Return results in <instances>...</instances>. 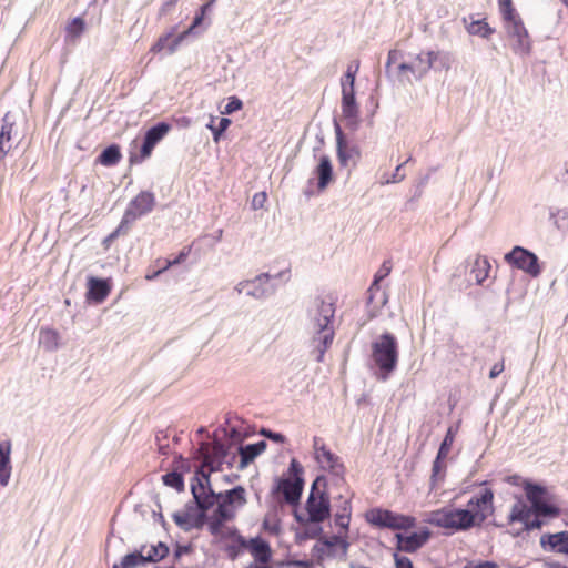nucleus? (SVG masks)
Returning a JSON list of instances; mask_svg holds the SVG:
<instances>
[{"label": "nucleus", "instance_id": "393cba45", "mask_svg": "<svg viewBox=\"0 0 568 568\" xmlns=\"http://www.w3.org/2000/svg\"><path fill=\"white\" fill-rule=\"evenodd\" d=\"M323 544L326 547L327 557H339L345 559L349 548V542L339 535H333L329 538L323 537Z\"/></svg>", "mask_w": 568, "mask_h": 568}, {"label": "nucleus", "instance_id": "de8ad7c7", "mask_svg": "<svg viewBox=\"0 0 568 568\" xmlns=\"http://www.w3.org/2000/svg\"><path fill=\"white\" fill-rule=\"evenodd\" d=\"M225 423L230 426V429L225 433V436L234 443H241L246 437H248V433L243 432L240 427L235 425H231V416L226 417Z\"/></svg>", "mask_w": 568, "mask_h": 568}, {"label": "nucleus", "instance_id": "338daca9", "mask_svg": "<svg viewBox=\"0 0 568 568\" xmlns=\"http://www.w3.org/2000/svg\"><path fill=\"white\" fill-rule=\"evenodd\" d=\"M394 561L396 568H414L413 561L406 556L394 554Z\"/></svg>", "mask_w": 568, "mask_h": 568}, {"label": "nucleus", "instance_id": "8fccbe9b", "mask_svg": "<svg viewBox=\"0 0 568 568\" xmlns=\"http://www.w3.org/2000/svg\"><path fill=\"white\" fill-rule=\"evenodd\" d=\"M263 528L272 534H280L281 531V524L280 519L277 518L275 511L268 513L263 520Z\"/></svg>", "mask_w": 568, "mask_h": 568}, {"label": "nucleus", "instance_id": "7c9ffc66", "mask_svg": "<svg viewBox=\"0 0 568 568\" xmlns=\"http://www.w3.org/2000/svg\"><path fill=\"white\" fill-rule=\"evenodd\" d=\"M231 444H226L220 439H215L212 443L210 449H206V443L201 444L200 454L210 456L212 458L226 460L230 456Z\"/></svg>", "mask_w": 568, "mask_h": 568}, {"label": "nucleus", "instance_id": "2eb2a0df", "mask_svg": "<svg viewBox=\"0 0 568 568\" xmlns=\"http://www.w3.org/2000/svg\"><path fill=\"white\" fill-rule=\"evenodd\" d=\"M342 114L346 122V128L356 131L359 125V108L355 97V88H342L341 100Z\"/></svg>", "mask_w": 568, "mask_h": 568}, {"label": "nucleus", "instance_id": "6ab92c4d", "mask_svg": "<svg viewBox=\"0 0 568 568\" xmlns=\"http://www.w3.org/2000/svg\"><path fill=\"white\" fill-rule=\"evenodd\" d=\"M175 29L176 28H172L171 31L161 36L152 45L151 51L156 53L166 49L169 54L174 53L181 43L190 36L185 30L175 36Z\"/></svg>", "mask_w": 568, "mask_h": 568}, {"label": "nucleus", "instance_id": "3c124183", "mask_svg": "<svg viewBox=\"0 0 568 568\" xmlns=\"http://www.w3.org/2000/svg\"><path fill=\"white\" fill-rule=\"evenodd\" d=\"M498 7H499V12L503 17V20L510 19L513 17H516V14H518V12L516 11V9L513 6L511 0H498Z\"/></svg>", "mask_w": 568, "mask_h": 568}, {"label": "nucleus", "instance_id": "39448f33", "mask_svg": "<svg viewBox=\"0 0 568 568\" xmlns=\"http://www.w3.org/2000/svg\"><path fill=\"white\" fill-rule=\"evenodd\" d=\"M366 520L377 528L407 530L416 525V519L408 515L397 514L389 509L372 508L366 513Z\"/></svg>", "mask_w": 568, "mask_h": 568}, {"label": "nucleus", "instance_id": "6e6552de", "mask_svg": "<svg viewBox=\"0 0 568 568\" xmlns=\"http://www.w3.org/2000/svg\"><path fill=\"white\" fill-rule=\"evenodd\" d=\"M307 517L294 509L293 516L297 523H323L331 517V501L327 493H322L317 497L308 496L305 503Z\"/></svg>", "mask_w": 568, "mask_h": 568}, {"label": "nucleus", "instance_id": "f8f14e48", "mask_svg": "<svg viewBox=\"0 0 568 568\" xmlns=\"http://www.w3.org/2000/svg\"><path fill=\"white\" fill-rule=\"evenodd\" d=\"M528 511H534L536 515H540L542 518L554 519L560 515V508L548 499L541 500L535 506H528L521 500L515 503L508 515V521L513 524L515 520H523Z\"/></svg>", "mask_w": 568, "mask_h": 568}, {"label": "nucleus", "instance_id": "680f3d73", "mask_svg": "<svg viewBox=\"0 0 568 568\" xmlns=\"http://www.w3.org/2000/svg\"><path fill=\"white\" fill-rule=\"evenodd\" d=\"M312 556L320 562L322 561L326 556V547L323 544V538L318 539V542L315 544L312 548Z\"/></svg>", "mask_w": 568, "mask_h": 568}, {"label": "nucleus", "instance_id": "412c9836", "mask_svg": "<svg viewBox=\"0 0 568 568\" xmlns=\"http://www.w3.org/2000/svg\"><path fill=\"white\" fill-rule=\"evenodd\" d=\"M334 131L336 135V152L341 165L346 166L348 161L354 154H357V149L348 144L342 126L336 119H334Z\"/></svg>", "mask_w": 568, "mask_h": 568}, {"label": "nucleus", "instance_id": "6e6d98bb", "mask_svg": "<svg viewBox=\"0 0 568 568\" xmlns=\"http://www.w3.org/2000/svg\"><path fill=\"white\" fill-rule=\"evenodd\" d=\"M184 509H185L184 511H182V513L176 511L172 516L184 517L185 520H189L195 514V511H199V506L193 497H192V500H189L185 504Z\"/></svg>", "mask_w": 568, "mask_h": 568}, {"label": "nucleus", "instance_id": "e2e57ef3", "mask_svg": "<svg viewBox=\"0 0 568 568\" xmlns=\"http://www.w3.org/2000/svg\"><path fill=\"white\" fill-rule=\"evenodd\" d=\"M398 72L402 74L400 81H406L408 83H412V79L406 75V72H409L413 74V62H402L397 67Z\"/></svg>", "mask_w": 568, "mask_h": 568}, {"label": "nucleus", "instance_id": "f704fd0d", "mask_svg": "<svg viewBox=\"0 0 568 568\" xmlns=\"http://www.w3.org/2000/svg\"><path fill=\"white\" fill-rule=\"evenodd\" d=\"M300 524L304 526V529L300 532H296V540L298 542L306 539L323 538V528L321 526L322 523L304 521Z\"/></svg>", "mask_w": 568, "mask_h": 568}, {"label": "nucleus", "instance_id": "f257e3e1", "mask_svg": "<svg viewBox=\"0 0 568 568\" xmlns=\"http://www.w3.org/2000/svg\"><path fill=\"white\" fill-rule=\"evenodd\" d=\"M494 511V491L484 488L468 500L467 508L443 507L430 511L426 521L448 530L446 535H452L481 526Z\"/></svg>", "mask_w": 568, "mask_h": 568}, {"label": "nucleus", "instance_id": "f03ea898", "mask_svg": "<svg viewBox=\"0 0 568 568\" xmlns=\"http://www.w3.org/2000/svg\"><path fill=\"white\" fill-rule=\"evenodd\" d=\"M306 313L307 327L314 334V342L317 343L318 355L316 361L322 362L326 349L334 338V329L332 327L335 315L334 303L331 300L316 296L310 302Z\"/></svg>", "mask_w": 568, "mask_h": 568}, {"label": "nucleus", "instance_id": "e433bc0d", "mask_svg": "<svg viewBox=\"0 0 568 568\" xmlns=\"http://www.w3.org/2000/svg\"><path fill=\"white\" fill-rule=\"evenodd\" d=\"M169 546L163 541H159L156 545H152L149 548L148 552L144 554V558L146 564H155L163 560L169 555Z\"/></svg>", "mask_w": 568, "mask_h": 568}, {"label": "nucleus", "instance_id": "13d9d810", "mask_svg": "<svg viewBox=\"0 0 568 568\" xmlns=\"http://www.w3.org/2000/svg\"><path fill=\"white\" fill-rule=\"evenodd\" d=\"M260 434L263 437H265V438H267V439H270V440H272V442H274L276 444H283V443L286 442V437L282 433H277V432H274V430L268 429V428H262L260 430Z\"/></svg>", "mask_w": 568, "mask_h": 568}, {"label": "nucleus", "instance_id": "0eeeda50", "mask_svg": "<svg viewBox=\"0 0 568 568\" xmlns=\"http://www.w3.org/2000/svg\"><path fill=\"white\" fill-rule=\"evenodd\" d=\"M192 497L199 510H210L217 501V493L212 488L210 474L197 468L190 484Z\"/></svg>", "mask_w": 568, "mask_h": 568}, {"label": "nucleus", "instance_id": "864d4df0", "mask_svg": "<svg viewBox=\"0 0 568 568\" xmlns=\"http://www.w3.org/2000/svg\"><path fill=\"white\" fill-rule=\"evenodd\" d=\"M390 271H392V267H390L389 263L385 261L382 264L381 268L374 275V281L369 287V292H372L374 290V287H378L379 281H382L383 278L388 276Z\"/></svg>", "mask_w": 568, "mask_h": 568}, {"label": "nucleus", "instance_id": "9b49d317", "mask_svg": "<svg viewBox=\"0 0 568 568\" xmlns=\"http://www.w3.org/2000/svg\"><path fill=\"white\" fill-rule=\"evenodd\" d=\"M171 125L164 121L158 122L156 124L149 128L143 136L142 145L140 148V154L131 153L130 163H141L145 159L150 158L155 145L164 139L170 132Z\"/></svg>", "mask_w": 568, "mask_h": 568}, {"label": "nucleus", "instance_id": "dca6fc26", "mask_svg": "<svg viewBox=\"0 0 568 568\" xmlns=\"http://www.w3.org/2000/svg\"><path fill=\"white\" fill-rule=\"evenodd\" d=\"M313 447L315 450V458L321 464L322 468L328 469L336 476L344 473V465L339 462V457L326 447L322 438L315 436L313 438Z\"/></svg>", "mask_w": 568, "mask_h": 568}, {"label": "nucleus", "instance_id": "b1692460", "mask_svg": "<svg viewBox=\"0 0 568 568\" xmlns=\"http://www.w3.org/2000/svg\"><path fill=\"white\" fill-rule=\"evenodd\" d=\"M463 23L469 34L477 36L483 39H489L495 32V29L486 22V19H475L473 14L468 18L464 17Z\"/></svg>", "mask_w": 568, "mask_h": 568}, {"label": "nucleus", "instance_id": "4d7b16f0", "mask_svg": "<svg viewBox=\"0 0 568 568\" xmlns=\"http://www.w3.org/2000/svg\"><path fill=\"white\" fill-rule=\"evenodd\" d=\"M288 474L291 479L304 478V469L296 458H292L288 466Z\"/></svg>", "mask_w": 568, "mask_h": 568}, {"label": "nucleus", "instance_id": "aec40b11", "mask_svg": "<svg viewBox=\"0 0 568 568\" xmlns=\"http://www.w3.org/2000/svg\"><path fill=\"white\" fill-rule=\"evenodd\" d=\"M111 292V286L108 280L95 276L88 278L87 300L90 303H102Z\"/></svg>", "mask_w": 568, "mask_h": 568}, {"label": "nucleus", "instance_id": "20e7f679", "mask_svg": "<svg viewBox=\"0 0 568 568\" xmlns=\"http://www.w3.org/2000/svg\"><path fill=\"white\" fill-rule=\"evenodd\" d=\"M272 278H284V282H287L290 280V271H281L275 275L261 273L253 280L240 282L235 290L239 293L245 292L247 296L253 298L264 300L272 296L276 291V286L270 283Z\"/></svg>", "mask_w": 568, "mask_h": 568}, {"label": "nucleus", "instance_id": "473e14b6", "mask_svg": "<svg viewBox=\"0 0 568 568\" xmlns=\"http://www.w3.org/2000/svg\"><path fill=\"white\" fill-rule=\"evenodd\" d=\"M146 546H142L140 550H134L125 555L120 564H114L112 568H138L146 564L144 550Z\"/></svg>", "mask_w": 568, "mask_h": 568}, {"label": "nucleus", "instance_id": "a878e982", "mask_svg": "<svg viewBox=\"0 0 568 568\" xmlns=\"http://www.w3.org/2000/svg\"><path fill=\"white\" fill-rule=\"evenodd\" d=\"M217 501L230 508L244 506L246 504V491L243 486H235L232 489L217 493Z\"/></svg>", "mask_w": 568, "mask_h": 568}, {"label": "nucleus", "instance_id": "ddd939ff", "mask_svg": "<svg viewBox=\"0 0 568 568\" xmlns=\"http://www.w3.org/2000/svg\"><path fill=\"white\" fill-rule=\"evenodd\" d=\"M227 537L234 538V540L240 544V548L248 549L254 560L260 565H267L272 559L271 546L262 537H254L246 540L235 528L229 532Z\"/></svg>", "mask_w": 568, "mask_h": 568}, {"label": "nucleus", "instance_id": "c03bdc74", "mask_svg": "<svg viewBox=\"0 0 568 568\" xmlns=\"http://www.w3.org/2000/svg\"><path fill=\"white\" fill-rule=\"evenodd\" d=\"M358 69H359L358 61H355L347 67V70L341 80L342 88H348L349 85H351V88H355V79H356Z\"/></svg>", "mask_w": 568, "mask_h": 568}, {"label": "nucleus", "instance_id": "58836bf2", "mask_svg": "<svg viewBox=\"0 0 568 568\" xmlns=\"http://www.w3.org/2000/svg\"><path fill=\"white\" fill-rule=\"evenodd\" d=\"M514 523H520L524 525L526 531H532L535 529H541L547 520L540 515H536L534 511H528L523 520H515Z\"/></svg>", "mask_w": 568, "mask_h": 568}, {"label": "nucleus", "instance_id": "09e8293b", "mask_svg": "<svg viewBox=\"0 0 568 568\" xmlns=\"http://www.w3.org/2000/svg\"><path fill=\"white\" fill-rule=\"evenodd\" d=\"M454 439H455V433H454L453 428L449 427L443 442L440 443L438 452H437V455L439 456V458H446L448 456L452 445L454 443Z\"/></svg>", "mask_w": 568, "mask_h": 568}, {"label": "nucleus", "instance_id": "5fc2aeb1", "mask_svg": "<svg viewBox=\"0 0 568 568\" xmlns=\"http://www.w3.org/2000/svg\"><path fill=\"white\" fill-rule=\"evenodd\" d=\"M243 108V102L236 95H232L227 99V103L222 111V114H232Z\"/></svg>", "mask_w": 568, "mask_h": 568}, {"label": "nucleus", "instance_id": "a18cd8bd", "mask_svg": "<svg viewBox=\"0 0 568 568\" xmlns=\"http://www.w3.org/2000/svg\"><path fill=\"white\" fill-rule=\"evenodd\" d=\"M344 510H345V514H335L334 523L336 526H338L339 528L347 531L348 527H349L351 514H352L349 500H344Z\"/></svg>", "mask_w": 568, "mask_h": 568}, {"label": "nucleus", "instance_id": "49530a36", "mask_svg": "<svg viewBox=\"0 0 568 568\" xmlns=\"http://www.w3.org/2000/svg\"><path fill=\"white\" fill-rule=\"evenodd\" d=\"M212 516L226 523L234 518L235 511L233 508L227 507L221 501H216V508L213 510Z\"/></svg>", "mask_w": 568, "mask_h": 568}, {"label": "nucleus", "instance_id": "bb28decb", "mask_svg": "<svg viewBox=\"0 0 568 568\" xmlns=\"http://www.w3.org/2000/svg\"><path fill=\"white\" fill-rule=\"evenodd\" d=\"M209 510H199L189 519L185 520L184 517L172 516L175 525L180 527L184 531H191L192 529H202L205 524L209 521Z\"/></svg>", "mask_w": 568, "mask_h": 568}, {"label": "nucleus", "instance_id": "69168bd1", "mask_svg": "<svg viewBox=\"0 0 568 568\" xmlns=\"http://www.w3.org/2000/svg\"><path fill=\"white\" fill-rule=\"evenodd\" d=\"M463 568H498V565L490 560L468 561Z\"/></svg>", "mask_w": 568, "mask_h": 568}, {"label": "nucleus", "instance_id": "774afa93", "mask_svg": "<svg viewBox=\"0 0 568 568\" xmlns=\"http://www.w3.org/2000/svg\"><path fill=\"white\" fill-rule=\"evenodd\" d=\"M400 57H402V53L399 51H397V50H390L388 52L387 62H386V65H385V73L387 75L390 74V65L393 63H396L399 60Z\"/></svg>", "mask_w": 568, "mask_h": 568}, {"label": "nucleus", "instance_id": "1a4fd4ad", "mask_svg": "<svg viewBox=\"0 0 568 568\" xmlns=\"http://www.w3.org/2000/svg\"><path fill=\"white\" fill-rule=\"evenodd\" d=\"M504 23L507 36L515 41L511 44L514 53L520 57L529 55L532 48L531 40L520 16L516 14V17L504 20Z\"/></svg>", "mask_w": 568, "mask_h": 568}, {"label": "nucleus", "instance_id": "c9c22d12", "mask_svg": "<svg viewBox=\"0 0 568 568\" xmlns=\"http://www.w3.org/2000/svg\"><path fill=\"white\" fill-rule=\"evenodd\" d=\"M490 270V264L486 257L478 256L474 266L470 271V274L474 276L477 284H483V282L488 277V273Z\"/></svg>", "mask_w": 568, "mask_h": 568}, {"label": "nucleus", "instance_id": "7ed1b4c3", "mask_svg": "<svg viewBox=\"0 0 568 568\" xmlns=\"http://www.w3.org/2000/svg\"><path fill=\"white\" fill-rule=\"evenodd\" d=\"M372 359L378 368L377 377L387 381L397 368L399 351L397 337L389 332H384L371 345Z\"/></svg>", "mask_w": 568, "mask_h": 568}, {"label": "nucleus", "instance_id": "79ce46f5", "mask_svg": "<svg viewBox=\"0 0 568 568\" xmlns=\"http://www.w3.org/2000/svg\"><path fill=\"white\" fill-rule=\"evenodd\" d=\"M213 122L214 120L212 118L206 126L211 130L213 140L219 142L223 133L231 125L232 121L229 118H221L217 125H214Z\"/></svg>", "mask_w": 568, "mask_h": 568}, {"label": "nucleus", "instance_id": "603ef678", "mask_svg": "<svg viewBox=\"0 0 568 568\" xmlns=\"http://www.w3.org/2000/svg\"><path fill=\"white\" fill-rule=\"evenodd\" d=\"M201 458H202L203 467L209 468V474L220 471L222 465L226 462V460H222V459L212 458V457L203 455V454H201Z\"/></svg>", "mask_w": 568, "mask_h": 568}, {"label": "nucleus", "instance_id": "4c0bfd02", "mask_svg": "<svg viewBox=\"0 0 568 568\" xmlns=\"http://www.w3.org/2000/svg\"><path fill=\"white\" fill-rule=\"evenodd\" d=\"M162 483L175 489L178 493H182L185 489V483H184V476L182 475V471L178 469H173L172 471H169L162 476Z\"/></svg>", "mask_w": 568, "mask_h": 568}, {"label": "nucleus", "instance_id": "72a5a7b5", "mask_svg": "<svg viewBox=\"0 0 568 568\" xmlns=\"http://www.w3.org/2000/svg\"><path fill=\"white\" fill-rule=\"evenodd\" d=\"M59 333L51 328H41L39 332V344L49 352L59 347Z\"/></svg>", "mask_w": 568, "mask_h": 568}, {"label": "nucleus", "instance_id": "a19ab883", "mask_svg": "<svg viewBox=\"0 0 568 568\" xmlns=\"http://www.w3.org/2000/svg\"><path fill=\"white\" fill-rule=\"evenodd\" d=\"M429 57L435 70H448L450 68V55L445 51H429Z\"/></svg>", "mask_w": 568, "mask_h": 568}, {"label": "nucleus", "instance_id": "2f4dec72", "mask_svg": "<svg viewBox=\"0 0 568 568\" xmlns=\"http://www.w3.org/2000/svg\"><path fill=\"white\" fill-rule=\"evenodd\" d=\"M122 158L121 149L118 144L113 143L108 145L98 155L97 162L104 166H114Z\"/></svg>", "mask_w": 568, "mask_h": 568}, {"label": "nucleus", "instance_id": "cd10ccee", "mask_svg": "<svg viewBox=\"0 0 568 568\" xmlns=\"http://www.w3.org/2000/svg\"><path fill=\"white\" fill-rule=\"evenodd\" d=\"M318 190H325L333 179V165L327 155H323L315 169Z\"/></svg>", "mask_w": 568, "mask_h": 568}, {"label": "nucleus", "instance_id": "423d86ee", "mask_svg": "<svg viewBox=\"0 0 568 568\" xmlns=\"http://www.w3.org/2000/svg\"><path fill=\"white\" fill-rule=\"evenodd\" d=\"M304 485V478L276 477L271 489V496L278 505L285 503L296 508L301 503Z\"/></svg>", "mask_w": 568, "mask_h": 568}, {"label": "nucleus", "instance_id": "4468645a", "mask_svg": "<svg viewBox=\"0 0 568 568\" xmlns=\"http://www.w3.org/2000/svg\"><path fill=\"white\" fill-rule=\"evenodd\" d=\"M155 205V196L150 191H141L129 203L122 219L124 224L132 225L138 219L149 214Z\"/></svg>", "mask_w": 568, "mask_h": 568}, {"label": "nucleus", "instance_id": "c756f323", "mask_svg": "<svg viewBox=\"0 0 568 568\" xmlns=\"http://www.w3.org/2000/svg\"><path fill=\"white\" fill-rule=\"evenodd\" d=\"M524 491L529 501L528 506H535V504L547 499L548 496V489L545 486L529 480L525 481Z\"/></svg>", "mask_w": 568, "mask_h": 568}, {"label": "nucleus", "instance_id": "37998d69", "mask_svg": "<svg viewBox=\"0 0 568 568\" xmlns=\"http://www.w3.org/2000/svg\"><path fill=\"white\" fill-rule=\"evenodd\" d=\"M445 459L446 458H439V456L436 455L435 460L433 462L432 476H430V483H432L433 487L438 481H442L444 478Z\"/></svg>", "mask_w": 568, "mask_h": 568}, {"label": "nucleus", "instance_id": "bf43d9fd", "mask_svg": "<svg viewBox=\"0 0 568 568\" xmlns=\"http://www.w3.org/2000/svg\"><path fill=\"white\" fill-rule=\"evenodd\" d=\"M224 521L215 518L214 516L209 517L207 529L211 535L219 536L222 534V529L224 527Z\"/></svg>", "mask_w": 568, "mask_h": 568}, {"label": "nucleus", "instance_id": "5701e85b", "mask_svg": "<svg viewBox=\"0 0 568 568\" xmlns=\"http://www.w3.org/2000/svg\"><path fill=\"white\" fill-rule=\"evenodd\" d=\"M11 442L0 443V485L7 487L11 477Z\"/></svg>", "mask_w": 568, "mask_h": 568}, {"label": "nucleus", "instance_id": "9d476101", "mask_svg": "<svg viewBox=\"0 0 568 568\" xmlns=\"http://www.w3.org/2000/svg\"><path fill=\"white\" fill-rule=\"evenodd\" d=\"M504 258L509 265L524 271L531 277H537L541 273L538 256L520 245L514 246Z\"/></svg>", "mask_w": 568, "mask_h": 568}, {"label": "nucleus", "instance_id": "a211bd4d", "mask_svg": "<svg viewBox=\"0 0 568 568\" xmlns=\"http://www.w3.org/2000/svg\"><path fill=\"white\" fill-rule=\"evenodd\" d=\"M539 544L546 552L568 556V530L542 534Z\"/></svg>", "mask_w": 568, "mask_h": 568}, {"label": "nucleus", "instance_id": "ea45409f", "mask_svg": "<svg viewBox=\"0 0 568 568\" xmlns=\"http://www.w3.org/2000/svg\"><path fill=\"white\" fill-rule=\"evenodd\" d=\"M85 21L81 17L73 18L67 26V38L70 41L78 40L85 30Z\"/></svg>", "mask_w": 568, "mask_h": 568}, {"label": "nucleus", "instance_id": "4be33fe9", "mask_svg": "<svg viewBox=\"0 0 568 568\" xmlns=\"http://www.w3.org/2000/svg\"><path fill=\"white\" fill-rule=\"evenodd\" d=\"M267 447L265 440H258L254 444L241 445L237 449L240 457L239 469L246 468L257 456H260Z\"/></svg>", "mask_w": 568, "mask_h": 568}, {"label": "nucleus", "instance_id": "f3484780", "mask_svg": "<svg viewBox=\"0 0 568 568\" xmlns=\"http://www.w3.org/2000/svg\"><path fill=\"white\" fill-rule=\"evenodd\" d=\"M430 530L426 527L418 531H413L409 535L397 532L395 538L397 540V550L403 552H416L420 549L430 538Z\"/></svg>", "mask_w": 568, "mask_h": 568}, {"label": "nucleus", "instance_id": "052dcab7", "mask_svg": "<svg viewBox=\"0 0 568 568\" xmlns=\"http://www.w3.org/2000/svg\"><path fill=\"white\" fill-rule=\"evenodd\" d=\"M130 227H131V225L124 224V220L122 219L119 226L105 237L104 243L108 244V243L112 242L113 240H115L119 235L126 234L129 232Z\"/></svg>", "mask_w": 568, "mask_h": 568}, {"label": "nucleus", "instance_id": "c85d7f7f", "mask_svg": "<svg viewBox=\"0 0 568 568\" xmlns=\"http://www.w3.org/2000/svg\"><path fill=\"white\" fill-rule=\"evenodd\" d=\"M412 62L413 77L415 80H422L427 74V72L433 69L429 51L414 55Z\"/></svg>", "mask_w": 568, "mask_h": 568}, {"label": "nucleus", "instance_id": "0e129e2a", "mask_svg": "<svg viewBox=\"0 0 568 568\" xmlns=\"http://www.w3.org/2000/svg\"><path fill=\"white\" fill-rule=\"evenodd\" d=\"M173 465H174L173 469H178V470L182 471V475L184 473L190 471V468H191L189 462L186 459H184L182 455H176L174 457Z\"/></svg>", "mask_w": 568, "mask_h": 568}]
</instances>
